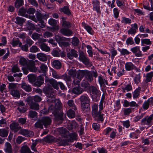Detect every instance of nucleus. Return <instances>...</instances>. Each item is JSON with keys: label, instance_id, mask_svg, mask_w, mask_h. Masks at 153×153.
Instances as JSON below:
<instances>
[{"label": "nucleus", "instance_id": "nucleus-33", "mask_svg": "<svg viewBox=\"0 0 153 153\" xmlns=\"http://www.w3.org/2000/svg\"><path fill=\"white\" fill-rule=\"evenodd\" d=\"M122 91L125 93L126 91L128 92L132 90V87L131 85L128 84L125 85V87H122Z\"/></svg>", "mask_w": 153, "mask_h": 153}, {"label": "nucleus", "instance_id": "nucleus-16", "mask_svg": "<svg viewBox=\"0 0 153 153\" xmlns=\"http://www.w3.org/2000/svg\"><path fill=\"white\" fill-rule=\"evenodd\" d=\"M48 81L55 89L56 90L59 89V82H57L56 80L53 79H46L45 80V82H47Z\"/></svg>", "mask_w": 153, "mask_h": 153}, {"label": "nucleus", "instance_id": "nucleus-55", "mask_svg": "<svg viewBox=\"0 0 153 153\" xmlns=\"http://www.w3.org/2000/svg\"><path fill=\"white\" fill-rule=\"evenodd\" d=\"M39 51V49L37 46L34 45L32 46L30 50V52L32 53H36Z\"/></svg>", "mask_w": 153, "mask_h": 153}, {"label": "nucleus", "instance_id": "nucleus-3", "mask_svg": "<svg viewBox=\"0 0 153 153\" xmlns=\"http://www.w3.org/2000/svg\"><path fill=\"white\" fill-rule=\"evenodd\" d=\"M86 71L83 70H79L77 74V77H74L73 83L75 85L79 84L82 79V77L86 74Z\"/></svg>", "mask_w": 153, "mask_h": 153}, {"label": "nucleus", "instance_id": "nucleus-15", "mask_svg": "<svg viewBox=\"0 0 153 153\" xmlns=\"http://www.w3.org/2000/svg\"><path fill=\"white\" fill-rule=\"evenodd\" d=\"M41 120L42 123L45 127H48L50 125L51 122V119L48 117H43Z\"/></svg>", "mask_w": 153, "mask_h": 153}, {"label": "nucleus", "instance_id": "nucleus-53", "mask_svg": "<svg viewBox=\"0 0 153 153\" xmlns=\"http://www.w3.org/2000/svg\"><path fill=\"white\" fill-rule=\"evenodd\" d=\"M114 17L115 18H117L119 16L120 10L117 8H114L113 9Z\"/></svg>", "mask_w": 153, "mask_h": 153}, {"label": "nucleus", "instance_id": "nucleus-45", "mask_svg": "<svg viewBox=\"0 0 153 153\" xmlns=\"http://www.w3.org/2000/svg\"><path fill=\"white\" fill-rule=\"evenodd\" d=\"M11 44L13 47H14L18 45H21L22 43L19 42L18 39H13L12 41Z\"/></svg>", "mask_w": 153, "mask_h": 153}, {"label": "nucleus", "instance_id": "nucleus-32", "mask_svg": "<svg viewBox=\"0 0 153 153\" xmlns=\"http://www.w3.org/2000/svg\"><path fill=\"white\" fill-rule=\"evenodd\" d=\"M52 65L56 68L59 69L61 67L62 64L59 60H54L52 62Z\"/></svg>", "mask_w": 153, "mask_h": 153}, {"label": "nucleus", "instance_id": "nucleus-20", "mask_svg": "<svg viewBox=\"0 0 153 153\" xmlns=\"http://www.w3.org/2000/svg\"><path fill=\"white\" fill-rule=\"evenodd\" d=\"M104 114H102L101 112H98V113L96 114L95 116L93 117L95 118V120H97L98 122H102L104 120Z\"/></svg>", "mask_w": 153, "mask_h": 153}, {"label": "nucleus", "instance_id": "nucleus-17", "mask_svg": "<svg viewBox=\"0 0 153 153\" xmlns=\"http://www.w3.org/2000/svg\"><path fill=\"white\" fill-rule=\"evenodd\" d=\"M44 82L43 77L42 76H39L36 79L34 84V85L38 87L40 86Z\"/></svg>", "mask_w": 153, "mask_h": 153}, {"label": "nucleus", "instance_id": "nucleus-64", "mask_svg": "<svg viewBox=\"0 0 153 153\" xmlns=\"http://www.w3.org/2000/svg\"><path fill=\"white\" fill-rule=\"evenodd\" d=\"M68 74L70 76L74 77L76 74V71L75 70L71 69L68 72Z\"/></svg>", "mask_w": 153, "mask_h": 153}, {"label": "nucleus", "instance_id": "nucleus-5", "mask_svg": "<svg viewBox=\"0 0 153 153\" xmlns=\"http://www.w3.org/2000/svg\"><path fill=\"white\" fill-rule=\"evenodd\" d=\"M90 94L92 98H96L97 96L100 94V92L95 87L92 86L89 90Z\"/></svg>", "mask_w": 153, "mask_h": 153}, {"label": "nucleus", "instance_id": "nucleus-38", "mask_svg": "<svg viewBox=\"0 0 153 153\" xmlns=\"http://www.w3.org/2000/svg\"><path fill=\"white\" fill-rule=\"evenodd\" d=\"M6 51L7 52L5 55L3 57L5 59H6L9 55V50L7 48L5 50L3 49L0 50V56H2L6 52Z\"/></svg>", "mask_w": 153, "mask_h": 153}, {"label": "nucleus", "instance_id": "nucleus-41", "mask_svg": "<svg viewBox=\"0 0 153 153\" xmlns=\"http://www.w3.org/2000/svg\"><path fill=\"white\" fill-rule=\"evenodd\" d=\"M151 45L152 42L150 39H141V45L144 46V44Z\"/></svg>", "mask_w": 153, "mask_h": 153}, {"label": "nucleus", "instance_id": "nucleus-19", "mask_svg": "<svg viewBox=\"0 0 153 153\" xmlns=\"http://www.w3.org/2000/svg\"><path fill=\"white\" fill-rule=\"evenodd\" d=\"M4 150L6 153H11L13 151L12 147L9 143L6 142L5 143Z\"/></svg>", "mask_w": 153, "mask_h": 153}, {"label": "nucleus", "instance_id": "nucleus-23", "mask_svg": "<svg viewBox=\"0 0 153 153\" xmlns=\"http://www.w3.org/2000/svg\"><path fill=\"white\" fill-rule=\"evenodd\" d=\"M60 32L63 35L67 36H69L72 33V31L70 30L65 28L61 29Z\"/></svg>", "mask_w": 153, "mask_h": 153}, {"label": "nucleus", "instance_id": "nucleus-40", "mask_svg": "<svg viewBox=\"0 0 153 153\" xmlns=\"http://www.w3.org/2000/svg\"><path fill=\"white\" fill-rule=\"evenodd\" d=\"M62 79L66 82L67 85H68V83H70L71 82V80L70 76L66 74L63 75L62 76Z\"/></svg>", "mask_w": 153, "mask_h": 153}, {"label": "nucleus", "instance_id": "nucleus-48", "mask_svg": "<svg viewBox=\"0 0 153 153\" xmlns=\"http://www.w3.org/2000/svg\"><path fill=\"white\" fill-rule=\"evenodd\" d=\"M67 114L69 117L73 118L75 117V112L72 110L70 109L68 111Z\"/></svg>", "mask_w": 153, "mask_h": 153}, {"label": "nucleus", "instance_id": "nucleus-29", "mask_svg": "<svg viewBox=\"0 0 153 153\" xmlns=\"http://www.w3.org/2000/svg\"><path fill=\"white\" fill-rule=\"evenodd\" d=\"M20 152L21 153H33L26 145H24L21 147Z\"/></svg>", "mask_w": 153, "mask_h": 153}, {"label": "nucleus", "instance_id": "nucleus-2", "mask_svg": "<svg viewBox=\"0 0 153 153\" xmlns=\"http://www.w3.org/2000/svg\"><path fill=\"white\" fill-rule=\"evenodd\" d=\"M36 18H35L34 16H29V18L36 22H37L38 21H39L40 24H39V25L40 27L42 28L44 27L45 24L42 20V19L44 18V16L40 13L38 12L36 13Z\"/></svg>", "mask_w": 153, "mask_h": 153}, {"label": "nucleus", "instance_id": "nucleus-35", "mask_svg": "<svg viewBox=\"0 0 153 153\" xmlns=\"http://www.w3.org/2000/svg\"><path fill=\"white\" fill-rule=\"evenodd\" d=\"M153 76V72L151 71L147 73L146 75L145 82L146 83L151 81Z\"/></svg>", "mask_w": 153, "mask_h": 153}, {"label": "nucleus", "instance_id": "nucleus-46", "mask_svg": "<svg viewBox=\"0 0 153 153\" xmlns=\"http://www.w3.org/2000/svg\"><path fill=\"white\" fill-rule=\"evenodd\" d=\"M43 124L42 123L41 120H38L34 124V126L35 127L41 129L43 128Z\"/></svg>", "mask_w": 153, "mask_h": 153}, {"label": "nucleus", "instance_id": "nucleus-1", "mask_svg": "<svg viewBox=\"0 0 153 153\" xmlns=\"http://www.w3.org/2000/svg\"><path fill=\"white\" fill-rule=\"evenodd\" d=\"M53 88L51 87H48L43 88V91L45 94H46L47 97H48L47 100L48 102H56L55 99L53 95L51 94L53 92Z\"/></svg>", "mask_w": 153, "mask_h": 153}, {"label": "nucleus", "instance_id": "nucleus-9", "mask_svg": "<svg viewBox=\"0 0 153 153\" xmlns=\"http://www.w3.org/2000/svg\"><path fill=\"white\" fill-rule=\"evenodd\" d=\"M153 105V97H151L146 101H144L143 104V107L145 110L147 109L149 106H152Z\"/></svg>", "mask_w": 153, "mask_h": 153}, {"label": "nucleus", "instance_id": "nucleus-10", "mask_svg": "<svg viewBox=\"0 0 153 153\" xmlns=\"http://www.w3.org/2000/svg\"><path fill=\"white\" fill-rule=\"evenodd\" d=\"M131 51L137 57H141L143 56L142 52L140 50V47L139 46H136L131 48Z\"/></svg>", "mask_w": 153, "mask_h": 153}, {"label": "nucleus", "instance_id": "nucleus-25", "mask_svg": "<svg viewBox=\"0 0 153 153\" xmlns=\"http://www.w3.org/2000/svg\"><path fill=\"white\" fill-rule=\"evenodd\" d=\"M82 27L86 30L88 33L91 35L93 34L94 31L91 27L86 25L85 23L84 22L82 23Z\"/></svg>", "mask_w": 153, "mask_h": 153}, {"label": "nucleus", "instance_id": "nucleus-42", "mask_svg": "<svg viewBox=\"0 0 153 153\" xmlns=\"http://www.w3.org/2000/svg\"><path fill=\"white\" fill-rule=\"evenodd\" d=\"M40 48L42 50L46 52H48L50 50V48L45 43L42 44L40 46Z\"/></svg>", "mask_w": 153, "mask_h": 153}, {"label": "nucleus", "instance_id": "nucleus-57", "mask_svg": "<svg viewBox=\"0 0 153 153\" xmlns=\"http://www.w3.org/2000/svg\"><path fill=\"white\" fill-rule=\"evenodd\" d=\"M79 40L77 38L74 37L73 38L72 44L73 45L75 46H77L79 45Z\"/></svg>", "mask_w": 153, "mask_h": 153}, {"label": "nucleus", "instance_id": "nucleus-11", "mask_svg": "<svg viewBox=\"0 0 153 153\" xmlns=\"http://www.w3.org/2000/svg\"><path fill=\"white\" fill-rule=\"evenodd\" d=\"M93 9L98 14H100V10L99 2L97 0L93 2Z\"/></svg>", "mask_w": 153, "mask_h": 153}, {"label": "nucleus", "instance_id": "nucleus-49", "mask_svg": "<svg viewBox=\"0 0 153 153\" xmlns=\"http://www.w3.org/2000/svg\"><path fill=\"white\" fill-rule=\"evenodd\" d=\"M40 69L41 72L44 74L47 71L48 67L45 65L42 64L40 66Z\"/></svg>", "mask_w": 153, "mask_h": 153}, {"label": "nucleus", "instance_id": "nucleus-43", "mask_svg": "<svg viewBox=\"0 0 153 153\" xmlns=\"http://www.w3.org/2000/svg\"><path fill=\"white\" fill-rule=\"evenodd\" d=\"M29 82L30 83L35 82L36 80V77L33 74H31L27 76Z\"/></svg>", "mask_w": 153, "mask_h": 153}, {"label": "nucleus", "instance_id": "nucleus-18", "mask_svg": "<svg viewBox=\"0 0 153 153\" xmlns=\"http://www.w3.org/2000/svg\"><path fill=\"white\" fill-rule=\"evenodd\" d=\"M80 100L82 103H85L88 104L90 100L87 95H82L80 98Z\"/></svg>", "mask_w": 153, "mask_h": 153}, {"label": "nucleus", "instance_id": "nucleus-13", "mask_svg": "<svg viewBox=\"0 0 153 153\" xmlns=\"http://www.w3.org/2000/svg\"><path fill=\"white\" fill-rule=\"evenodd\" d=\"M79 84L76 85V86L72 89V92L74 94L79 95L82 93L83 91V88H81Z\"/></svg>", "mask_w": 153, "mask_h": 153}, {"label": "nucleus", "instance_id": "nucleus-30", "mask_svg": "<svg viewBox=\"0 0 153 153\" xmlns=\"http://www.w3.org/2000/svg\"><path fill=\"white\" fill-rule=\"evenodd\" d=\"M141 89V88L139 87L133 92L132 93V96L134 98H138Z\"/></svg>", "mask_w": 153, "mask_h": 153}, {"label": "nucleus", "instance_id": "nucleus-62", "mask_svg": "<svg viewBox=\"0 0 153 153\" xmlns=\"http://www.w3.org/2000/svg\"><path fill=\"white\" fill-rule=\"evenodd\" d=\"M62 26L66 28H70L71 27V24L67 21H63L62 24Z\"/></svg>", "mask_w": 153, "mask_h": 153}, {"label": "nucleus", "instance_id": "nucleus-63", "mask_svg": "<svg viewBox=\"0 0 153 153\" xmlns=\"http://www.w3.org/2000/svg\"><path fill=\"white\" fill-rule=\"evenodd\" d=\"M88 104L85 103H82V108L83 111H85L89 110L88 108Z\"/></svg>", "mask_w": 153, "mask_h": 153}, {"label": "nucleus", "instance_id": "nucleus-4", "mask_svg": "<svg viewBox=\"0 0 153 153\" xmlns=\"http://www.w3.org/2000/svg\"><path fill=\"white\" fill-rule=\"evenodd\" d=\"M153 120V114H151L149 116H147L141 120L142 124L143 126L147 125L148 127L150 126V124L152 123V121Z\"/></svg>", "mask_w": 153, "mask_h": 153}, {"label": "nucleus", "instance_id": "nucleus-39", "mask_svg": "<svg viewBox=\"0 0 153 153\" xmlns=\"http://www.w3.org/2000/svg\"><path fill=\"white\" fill-rule=\"evenodd\" d=\"M85 74V77L87 80L90 82L93 80L92 74L90 71H86Z\"/></svg>", "mask_w": 153, "mask_h": 153}, {"label": "nucleus", "instance_id": "nucleus-61", "mask_svg": "<svg viewBox=\"0 0 153 153\" xmlns=\"http://www.w3.org/2000/svg\"><path fill=\"white\" fill-rule=\"evenodd\" d=\"M24 22V19L19 17H17L16 18V21L15 22L17 24H22Z\"/></svg>", "mask_w": 153, "mask_h": 153}, {"label": "nucleus", "instance_id": "nucleus-12", "mask_svg": "<svg viewBox=\"0 0 153 153\" xmlns=\"http://www.w3.org/2000/svg\"><path fill=\"white\" fill-rule=\"evenodd\" d=\"M19 133L26 137H30L33 136L34 135L33 132L30 131H28L26 129H21L19 131Z\"/></svg>", "mask_w": 153, "mask_h": 153}, {"label": "nucleus", "instance_id": "nucleus-31", "mask_svg": "<svg viewBox=\"0 0 153 153\" xmlns=\"http://www.w3.org/2000/svg\"><path fill=\"white\" fill-rule=\"evenodd\" d=\"M59 10L61 12H63L64 13L69 15L71 14V12L69 9L68 7L65 6L62 8H61L59 9Z\"/></svg>", "mask_w": 153, "mask_h": 153}, {"label": "nucleus", "instance_id": "nucleus-58", "mask_svg": "<svg viewBox=\"0 0 153 153\" xmlns=\"http://www.w3.org/2000/svg\"><path fill=\"white\" fill-rule=\"evenodd\" d=\"M23 4V0H16L15 3V6L19 8L20 7L22 6Z\"/></svg>", "mask_w": 153, "mask_h": 153}, {"label": "nucleus", "instance_id": "nucleus-56", "mask_svg": "<svg viewBox=\"0 0 153 153\" xmlns=\"http://www.w3.org/2000/svg\"><path fill=\"white\" fill-rule=\"evenodd\" d=\"M17 84H15L14 83H10L9 84L8 88L10 91L11 90H14V89L16 88L17 87Z\"/></svg>", "mask_w": 153, "mask_h": 153}, {"label": "nucleus", "instance_id": "nucleus-59", "mask_svg": "<svg viewBox=\"0 0 153 153\" xmlns=\"http://www.w3.org/2000/svg\"><path fill=\"white\" fill-rule=\"evenodd\" d=\"M19 63L22 65H25L27 63V60L24 57H21L19 61Z\"/></svg>", "mask_w": 153, "mask_h": 153}, {"label": "nucleus", "instance_id": "nucleus-28", "mask_svg": "<svg viewBox=\"0 0 153 153\" xmlns=\"http://www.w3.org/2000/svg\"><path fill=\"white\" fill-rule=\"evenodd\" d=\"M79 58L80 60L83 62L84 64L87 65L89 63V59L84 55H80L79 56Z\"/></svg>", "mask_w": 153, "mask_h": 153}, {"label": "nucleus", "instance_id": "nucleus-34", "mask_svg": "<svg viewBox=\"0 0 153 153\" xmlns=\"http://www.w3.org/2000/svg\"><path fill=\"white\" fill-rule=\"evenodd\" d=\"M98 106L96 104H94L92 105V114L93 116H95L96 114L98 113Z\"/></svg>", "mask_w": 153, "mask_h": 153}, {"label": "nucleus", "instance_id": "nucleus-22", "mask_svg": "<svg viewBox=\"0 0 153 153\" xmlns=\"http://www.w3.org/2000/svg\"><path fill=\"white\" fill-rule=\"evenodd\" d=\"M125 68L127 71H131L135 68V66L131 62H127L125 64Z\"/></svg>", "mask_w": 153, "mask_h": 153}, {"label": "nucleus", "instance_id": "nucleus-26", "mask_svg": "<svg viewBox=\"0 0 153 153\" xmlns=\"http://www.w3.org/2000/svg\"><path fill=\"white\" fill-rule=\"evenodd\" d=\"M10 127L11 129L13 130L16 132L18 131L20 128L19 126V124L17 123H12L10 125Z\"/></svg>", "mask_w": 153, "mask_h": 153}, {"label": "nucleus", "instance_id": "nucleus-14", "mask_svg": "<svg viewBox=\"0 0 153 153\" xmlns=\"http://www.w3.org/2000/svg\"><path fill=\"white\" fill-rule=\"evenodd\" d=\"M27 68L30 71L36 72V71L37 68L35 66L33 61H30L29 63L27 65Z\"/></svg>", "mask_w": 153, "mask_h": 153}, {"label": "nucleus", "instance_id": "nucleus-6", "mask_svg": "<svg viewBox=\"0 0 153 153\" xmlns=\"http://www.w3.org/2000/svg\"><path fill=\"white\" fill-rule=\"evenodd\" d=\"M55 38L56 41L61 47L65 46L68 45V43L64 41V38L58 35H56Z\"/></svg>", "mask_w": 153, "mask_h": 153}, {"label": "nucleus", "instance_id": "nucleus-54", "mask_svg": "<svg viewBox=\"0 0 153 153\" xmlns=\"http://www.w3.org/2000/svg\"><path fill=\"white\" fill-rule=\"evenodd\" d=\"M67 104L70 107L72 108L74 110H76V107L72 100H69L67 102Z\"/></svg>", "mask_w": 153, "mask_h": 153}, {"label": "nucleus", "instance_id": "nucleus-8", "mask_svg": "<svg viewBox=\"0 0 153 153\" xmlns=\"http://www.w3.org/2000/svg\"><path fill=\"white\" fill-rule=\"evenodd\" d=\"M48 23L50 25L53 26L51 30L52 31H54L57 30L59 29V27L57 24V22L56 20L53 19H50L48 21Z\"/></svg>", "mask_w": 153, "mask_h": 153}, {"label": "nucleus", "instance_id": "nucleus-27", "mask_svg": "<svg viewBox=\"0 0 153 153\" xmlns=\"http://www.w3.org/2000/svg\"><path fill=\"white\" fill-rule=\"evenodd\" d=\"M21 88L27 92L31 91L32 89L30 86L25 82H22L21 84Z\"/></svg>", "mask_w": 153, "mask_h": 153}, {"label": "nucleus", "instance_id": "nucleus-47", "mask_svg": "<svg viewBox=\"0 0 153 153\" xmlns=\"http://www.w3.org/2000/svg\"><path fill=\"white\" fill-rule=\"evenodd\" d=\"M30 108L32 109L38 110L39 108V105L37 103L32 102L30 105Z\"/></svg>", "mask_w": 153, "mask_h": 153}, {"label": "nucleus", "instance_id": "nucleus-7", "mask_svg": "<svg viewBox=\"0 0 153 153\" xmlns=\"http://www.w3.org/2000/svg\"><path fill=\"white\" fill-rule=\"evenodd\" d=\"M98 81L101 87H105L106 85H108V81L105 77L102 76L101 75L98 77Z\"/></svg>", "mask_w": 153, "mask_h": 153}, {"label": "nucleus", "instance_id": "nucleus-36", "mask_svg": "<svg viewBox=\"0 0 153 153\" xmlns=\"http://www.w3.org/2000/svg\"><path fill=\"white\" fill-rule=\"evenodd\" d=\"M82 86L85 90H89L91 88L88 82L85 80H83L82 82Z\"/></svg>", "mask_w": 153, "mask_h": 153}, {"label": "nucleus", "instance_id": "nucleus-44", "mask_svg": "<svg viewBox=\"0 0 153 153\" xmlns=\"http://www.w3.org/2000/svg\"><path fill=\"white\" fill-rule=\"evenodd\" d=\"M121 22L122 23L124 24H129L131 23V20L129 18L122 17Z\"/></svg>", "mask_w": 153, "mask_h": 153}, {"label": "nucleus", "instance_id": "nucleus-37", "mask_svg": "<svg viewBox=\"0 0 153 153\" xmlns=\"http://www.w3.org/2000/svg\"><path fill=\"white\" fill-rule=\"evenodd\" d=\"M10 93L15 98H19L20 97L19 91L16 90H11L10 91Z\"/></svg>", "mask_w": 153, "mask_h": 153}, {"label": "nucleus", "instance_id": "nucleus-60", "mask_svg": "<svg viewBox=\"0 0 153 153\" xmlns=\"http://www.w3.org/2000/svg\"><path fill=\"white\" fill-rule=\"evenodd\" d=\"M113 129L108 127L104 129L103 133L105 135H108L111 132Z\"/></svg>", "mask_w": 153, "mask_h": 153}, {"label": "nucleus", "instance_id": "nucleus-50", "mask_svg": "<svg viewBox=\"0 0 153 153\" xmlns=\"http://www.w3.org/2000/svg\"><path fill=\"white\" fill-rule=\"evenodd\" d=\"M8 134L7 131L5 129H0V136L1 137H6Z\"/></svg>", "mask_w": 153, "mask_h": 153}, {"label": "nucleus", "instance_id": "nucleus-21", "mask_svg": "<svg viewBox=\"0 0 153 153\" xmlns=\"http://www.w3.org/2000/svg\"><path fill=\"white\" fill-rule=\"evenodd\" d=\"M40 36V35L39 34L36 33H34L32 35L31 37L34 40L39 39V41L40 42H44L46 41V40L45 39H39Z\"/></svg>", "mask_w": 153, "mask_h": 153}, {"label": "nucleus", "instance_id": "nucleus-51", "mask_svg": "<svg viewBox=\"0 0 153 153\" xmlns=\"http://www.w3.org/2000/svg\"><path fill=\"white\" fill-rule=\"evenodd\" d=\"M119 51L122 55H128L130 53L127 50L124 48L120 49Z\"/></svg>", "mask_w": 153, "mask_h": 153}, {"label": "nucleus", "instance_id": "nucleus-52", "mask_svg": "<svg viewBox=\"0 0 153 153\" xmlns=\"http://www.w3.org/2000/svg\"><path fill=\"white\" fill-rule=\"evenodd\" d=\"M140 74L139 73L136 74L134 78V81L135 83L137 84L139 83L140 81Z\"/></svg>", "mask_w": 153, "mask_h": 153}, {"label": "nucleus", "instance_id": "nucleus-24", "mask_svg": "<svg viewBox=\"0 0 153 153\" xmlns=\"http://www.w3.org/2000/svg\"><path fill=\"white\" fill-rule=\"evenodd\" d=\"M37 58L40 60L42 61H45L47 59V57L45 54L39 53H37L36 55Z\"/></svg>", "mask_w": 153, "mask_h": 153}]
</instances>
